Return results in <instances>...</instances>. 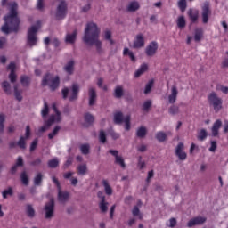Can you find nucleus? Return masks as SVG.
<instances>
[{"instance_id": "f257e3e1", "label": "nucleus", "mask_w": 228, "mask_h": 228, "mask_svg": "<svg viewBox=\"0 0 228 228\" xmlns=\"http://www.w3.org/2000/svg\"><path fill=\"white\" fill-rule=\"evenodd\" d=\"M101 28L96 23L89 22L86 26L83 40L88 45H95L97 53H102V42L99 40Z\"/></svg>"}, {"instance_id": "f03ea898", "label": "nucleus", "mask_w": 228, "mask_h": 228, "mask_svg": "<svg viewBox=\"0 0 228 228\" xmlns=\"http://www.w3.org/2000/svg\"><path fill=\"white\" fill-rule=\"evenodd\" d=\"M10 13L4 17L5 24L1 28L3 33L6 35L11 33V31H19V24H20V20L17 17V3L12 2L10 4Z\"/></svg>"}, {"instance_id": "7ed1b4c3", "label": "nucleus", "mask_w": 228, "mask_h": 228, "mask_svg": "<svg viewBox=\"0 0 228 228\" xmlns=\"http://www.w3.org/2000/svg\"><path fill=\"white\" fill-rule=\"evenodd\" d=\"M40 28H42V23L38 20L36 25H32L28 28L27 35V45H28V47H34V45H37L38 43L37 33H38V29H40Z\"/></svg>"}, {"instance_id": "20e7f679", "label": "nucleus", "mask_w": 228, "mask_h": 228, "mask_svg": "<svg viewBox=\"0 0 228 228\" xmlns=\"http://www.w3.org/2000/svg\"><path fill=\"white\" fill-rule=\"evenodd\" d=\"M52 110L54 111L55 115H52L50 118L45 121V126L38 129V133H45V131H47V129H49L53 124L61 122V112L58 110L56 103H53Z\"/></svg>"}, {"instance_id": "39448f33", "label": "nucleus", "mask_w": 228, "mask_h": 228, "mask_svg": "<svg viewBox=\"0 0 228 228\" xmlns=\"http://www.w3.org/2000/svg\"><path fill=\"white\" fill-rule=\"evenodd\" d=\"M43 86H49L52 92L60 87V77L52 74H46L42 80Z\"/></svg>"}, {"instance_id": "423d86ee", "label": "nucleus", "mask_w": 228, "mask_h": 228, "mask_svg": "<svg viewBox=\"0 0 228 228\" xmlns=\"http://www.w3.org/2000/svg\"><path fill=\"white\" fill-rule=\"evenodd\" d=\"M208 101L216 113H218V111L222 110V104H224V101L218 96V94H216V93H210L208 96Z\"/></svg>"}, {"instance_id": "0eeeda50", "label": "nucleus", "mask_w": 228, "mask_h": 228, "mask_svg": "<svg viewBox=\"0 0 228 228\" xmlns=\"http://www.w3.org/2000/svg\"><path fill=\"white\" fill-rule=\"evenodd\" d=\"M67 10H68L67 2H65V0H61L59 2V4L57 5V9L54 13V17L56 20H61L65 17H67Z\"/></svg>"}, {"instance_id": "6e6552de", "label": "nucleus", "mask_w": 228, "mask_h": 228, "mask_svg": "<svg viewBox=\"0 0 228 228\" xmlns=\"http://www.w3.org/2000/svg\"><path fill=\"white\" fill-rule=\"evenodd\" d=\"M114 122L115 124H122V122H125L126 131H129L131 129V116L129 115L124 118L122 112H116L114 114Z\"/></svg>"}, {"instance_id": "1a4fd4ad", "label": "nucleus", "mask_w": 228, "mask_h": 228, "mask_svg": "<svg viewBox=\"0 0 228 228\" xmlns=\"http://www.w3.org/2000/svg\"><path fill=\"white\" fill-rule=\"evenodd\" d=\"M53 183L57 186L58 188V200L61 204H65L67 200H69V194L67 191H61V186L60 185V182L54 177H52Z\"/></svg>"}, {"instance_id": "9d476101", "label": "nucleus", "mask_w": 228, "mask_h": 228, "mask_svg": "<svg viewBox=\"0 0 228 228\" xmlns=\"http://www.w3.org/2000/svg\"><path fill=\"white\" fill-rule=\"evenodd\" d=\"M53 216H54V200L52 199L45 205V218L51 220Z\"/></svg>"}, {"instance_id": "9b49d317", "label": "nucleus", "mask_w": 228, "mask_h": 228, "mask_svg": "<svg viewBox=\"0 0 228 228\" xmlns=\"http://www.w3.org/2000/svg\"><path fill=\"white\" fill-rule=\"evenodd\" d=\"M175 154L181 161H184L188 155L184 151V143L179 142L175 150Z\"/></svg>"}, {"instance_id": "f8f14e48", "label": "nucleus", "mask_w": 228, "mask_h": 228, "mask_svg": "<svg viewBox=\"0 0 228 228\" xmlns=\"http://www.w3.org/2000/svg\"><path fill=\"white\" fill-rule=\"evenodd\" d=\"M209 15H211V10H209V2H205L202 7V22L208 24L209 21Z\"/></svg>"}, {"instance_id": "ddd939ff", "label": "nucleus", "mask_w": 228, "mask_h": 228, "mask_svg": "<svg viewBox=\"0 0 228 228\" xmlns=\"http://www.w3.org/2000/svg\"><path fill=\"white\" fill-rule=\"evenodd\" d=\"M109 152L114 156L116 165H119L121 168H126V162H124V158H122V156H118V151L110 150Z\"/></svg>"}, {"instance_id": "4468645a", "label": "nucleus", "mask_w": 228, "mask_h": 228, "mask_svg": "<svg viewBox=\"0 0 228 228\" xmlns=\"http://www.w3.org/2000/svg\"><path fill=\"white\" fill-rule=\"evenodd\" d=\"M204 222H206V217L204 216L193 217L188 222L187 227L191 228L195 227V225H202Z\"/></svg>"}, {"instance_id": "2eb2a0df", "label": "nucleus", "mask_w": 228, "mask_h": 228, "mask_svg": "<svg viewBox=\"0 0 228 228\" xmlns=\"http://www.w3.org/2000/svg\"><path fill=\"white\" fill-rule=\"evenodd\" d=\"M157 51H158V42L156 41H152L151 43H150L145 49V53L147 56H154Z\"/></svg>"}, {"instance_id": "dca6fc26", "label": "nucleus", "mask_w": 228, "mask_h": 228, "mask_svg": "<svg viewBox=\"0 0 228 228\" xmlns=\"http://www.w3.org/2000/svg\"><path fill=\"white\" fill-rule=\"evenodd\" d=\"M145 45V37H143V35L138 34L135 37V39L134 41V49H140L142 47H144Z\"/></svg>"}, {"instance_id": "f3484780", "label": "nucleus", "mask_w": 228, "mask_h": 228, "mask_svg": "<svg viewBox=\"0 0 228 228\" xmlns=\"http://www.w3.org/2000/svg\"><path fill=\"white\" fill-rule=\"evenodd\" d=\"M7 69L8 70H11V73L9 75L11 83H15V81L17 80V75L15 74V69H17V66L13 62H11L8 65Z\"/></svg>"}, {"instance_id": "a211bd4d", "label": "nucleus", "mask_w": 228, "mask_h": 228, "mask_svg": "<svg viewBox=\"0 0 228 228\" xmlns=\"http://www.w3.org/2000/svg\"><path fill=\"white\" fill-rule=\"evenodd\" d=\"M97 101V92H95V88H89V106H94Z\"/></svg>"}, {"instance_id": "6ab92c4d", "label": "nucleus", "mask_w": 228, "mask_h": 228, "mask_svg": "<svg viewBox=\"0 0 228 228\" xmlns=\"http://www.w3.org/2000/svg\"><path fill=\"white\" fill-rule=\"evenodd\" d=\"M179 94V91H177V87L173 86L171 88V94L168 96L169 104H175V101H177V94Z\"/></svg>"}, {"instance_id": "aec40b11", "label": "nucleus", "mask_w": 228, "mask_h": 228, "mask_svg": "<svg viewBox=\"0 0 228 228\" xmlns=\"http://www.w3.org/2000/svg\"><path fill=\"white\" fill-rule=\"evenodd\" d=\"M79 94V85L73 84L71 87V94H69V101H76Z\"/></svg>"}, {"instance_id": "412c9836", "label": "nucleus", "mask_w": 228, "mask_h": 228, "mask_svg": "<svg viewBox=\"0 0 228 228\" xmlns=\"http://www.w3.org/2000/svg\"><path fill=\"white\" fill-rule=\"evenodd\" d=\"M137 10H140V3L136 1L130 2L126 6V12H130L131 13L137 12Z\"/></svg>"}, {"instance_id": "4be33fe9", "label": "nucleus", "mask_w": 228, "mask_h": 228, "mask_svg": "<svg viewBox=\"0 0 228 228\" xmlns=\"http://www.w3.org/2000/svg\"><path fill=\"white\" fill-rule=\"evenodd\" d=\"M74 61H69V62H67V64L63 68L65 73L69 74V76H72V74H74Z\"/></svg>"}, {"instance_id": "5701e85b", "label": "nucleus", "mask_w": 228, "mask_h": 228, "mask_svg": "<svg viewBox=\"0 0 228 228\" xmlns=\"http://www.w3.org/2000/svg\"><path fill=\"white\" fill-rule=\"evenodd\" d=\"M222 127V120L217 119L212 126V136H218V131Z\"/></svg>"}, {"instance_id": "b1692460", "label": "nucleus", "mask_w": 228, "mask_h": 228, "mask_svg": "<svg viewBox=\"0 0 228 228\" xmlns=\"http://www.w3.org/2000/svg\"><path fill=\"white\" fill-rule=\"evenodd\" d=\"M76 37H77V31L76 30L71 34H67L65 38L66 44H74L76 42Z\"/></svg>"}, {"instance_id": "393cba45", "label": "nucleus", "mask_w": 228, "mask_h": 228, "mask_svg": "<svg viewBox=\"0 0 228 228\" xmlns=\"http://www.w3.org/2000/svg\"><path fill=\"white\" fill-rule=\"evenodd\" d=\"M202 37H204V30L202 28H195L194 30V40L195 42H200L202 40Z\"/></svg>"}, {"instance_id": "a878e982", "label": "nucleus", "mask_w": 228, "mask_h": 228, "mask_svg": "<svg viewBox=\"0 0 228 228\" xmlns=\"http://www.w3.org/2000/svg\"><path fill=\"white\" fill-rule=\"evenodd\" d=\"M147 69H149V66L147 64L143 63L140 66V68L135 71L134 77H140L142 74L144 72H147Z\"/></svg>"}, {"instance_id": "bb28decb", "label": "nucleus", "mask_w": 228, "mask_h": 228, "mask_svg": "<svg viewBox=\"0 0 228 228\" xmlns=\"http://www.w3.org/2000/svg\"><path fill=\"white\" fill-rule=\"evenodd\" d=\"M188 15L191 22H197V20H199V11H193L190 9L188 12Z\"/></svg>"}, {"instance_id": "cd10ccee", "label": "nucleus", "mask_w": 228, "mask_h": 228, "mask_svg": "<svg viewBox=\"0 0 228 228\" xmlns=\"http://www.w3.org/2000/svg\"><path fill=\"white\" fill-rule=\"evenodd\" d=\"M136 136L138 138H145L147 136V127L141 126L136 130Z\"/></svg>"}, {"instance_id": "c85d7f7f", "label": "nucleus", "mask_w": 228, "mask_h": 228, "mask_svg": "<svg viewBox=\"0 0 228 228\" xmlns=\"http://www.w3.org/2000/svg\"><path fill=\"white\" fill-rule=\"evenodd\" d=\"M103 188L105 191L106 195H113V189L110 185L107 180L102 181Z\"/></svg>"}, {"instance_id": "c756f323", "label": "nucleus", "mask_w": 228, "mask_h": 228, "mask_svg": "<svg viewBox=\"0 0 228 228\" xmlns=\"http://www.w3.org/2000/svg\"><path fill=\"white\" fill-rule=\"evenodd\" d=\"M99 206L102 213H106L108 211V202H106V197L102 196V201L100 202Z\"/></svg>"}, {"instance_id": "7c9ffc66", "label": "nucleus", "mask_w": 228, "mask_h": 228, "mask_svg": "<svg viewBox=\"0 0 228 228\" xmlns=\"http://www.w3.org/2000/svg\"><path fill=\"white\" fill-rule=\"evenodd\" d=\"M2 88H3L4 92H5V94H7V95L12 94V86H10V83L8 81H4L2 83Z\"/></svg>"}, {"instance_id": "2f4dec72", "label": "nucleus", "mask_w": 228, "mask_h": 228, "mask_svg": "<svg viewBox=\"0 0 228 228\" xmlns=\"http://www.w3.org/2000/svg\"><path fill=\"white\" fill-rule=\"evenodd\" d=\"M155 138L158 142H163L167 140V134L163 131L157 132Z\"/></svg>"}, {"instance_id": "473e14b6", "label": "nucleus", "mask_w": 228, "mask_h": 228, "mask_svg": "<svg viewBox=\"0 0 228 228\" xmlns=\"http://www.w3.org/2000/svg\"><path fill=\"white\" fill-rule=\"evenodd\" d=\"M176 24L180 29L184 28L186 27V20L184 19V16H179Z\"/></svg>"}, {"instance_id": "72a5a7b5", "label": "nucleus", "mask_w": 228, "mask_h": 228, "mask_svg": "<svg viewBox=\"0 0 228 228\" xmlns=\"http://www.w3.org/2000/svg\"><path fill=\"white\" fill-rule=\"evenodd\" d=\"M103 37L105 40H108V42H110V44L111 45H113V44H115V42L113 41V39L111 38V31L110 30H105L103 32Z\"/></svg>"}, {"instance_id": "f704fd0d", "label": "nucleus", "mask_w": 228, "mask_h": 228, "mask_svg": "<svg viewBox=\"0 0 228 228\" xmlns=\"http://www.w3.org/2000/svg\"><path fill=\"white\" fill-rule=\"evenodd\" d=\"M86 170H88L86 164H81L77 167L79 175H85L86 174Z\"/></svg>"}, {"instance_id": "c9c22d12", "label": "nucleus", "mask_w": 228, "mask_h": 228, "mask_svg": "<svg viewBox=\"0 0 228 228\" xmlns=\"http://www.w3.org/2000/svg\"><path fill=\"white\" fill-rule=\"evenodd\" d=\"M114 95L117 99H120L124 95V89L122 86H117L114 92Z\"/></svg>"}, {"instance_id": "e433bc0d", "label": "nucleus", "mask_w": 228, "mask_h": 228, "mask_svg": "<svg viewBox=\"0 0 228 228\" xmlns=\"http://www.w3.org/2000/svg\"><path fill=\"white\" fill-rule=\"evenodd\" d=\"M44 175H42V173H38L35 177H34V184L35 186H40L42 184V179Z\"/></svg>"}, {"instance_id": "4c0bfd02", "label": "nucleus", "mask_w": 228, "mask_h": 228, "mask_svg": "<svg viewBox=\"0 0 228 228\" xmlns=\"http://www.w3.org/2000/svg\"><path fill=\"white\" fill-rule=\"evenodd\" d=\"M60 165V160H58V158H54L48 161V167L50 168H56Z\"/></svg>"}, {"instance_id": "58836bf2", "label": "nucleus", "mask_w": 228, "mask_h": 228, "mask_svg": "<svg viewBox=\"0 0 228 228\" xmlns=\"http://www.w3.org/2000/svg\"><path fill=\"white\" fill-rule=\"evenodd\" d=\"M14 95L17 101H22V91H19L18 86H14Z\"/></svg>"}, {"instance_id": "ea45409f", "label": "nucleus", "mask_w": 228, "mask_h": 228, "mask_svg": "<svg viewBox=\"0 0 228 228\" xmlns=\"http://www.w3.org/2000/svg\"><path fill=\"white\" fill-rule=\"evenodd\" d=\"M206 138H208V132L206 129H201L198 134V140L203 142V140H206Z\"/></svg>"}, {"instance_id": "a19ab883", "label": "nucleus", "mask_w": 228, "mask_h": 228, "mask_svg": "<svg viewBox=\"0 0 228 228\" xmlns=\"http://www.w3.org/2000/svg\"><path fill=\"white\" fill-rule=\"evenodd\" d=\"M26 213L29 218H33L35 216V208H33V206L27 205Z\"/></svg>"}, {"instance_id": "79ce46f5", "label": "nucleus", "mask_w": 228, "mask_h": 228, "mask_svg": "<svg viewBox=\"0 0 228 228\" xmlns=\"http://www.w3.org/2000/svg\"><path fill=\"white\" fill-rule=\"evenodd\" d=\"M84 118H85V122H86V124H87V126L94 124V118L92 114L86 113Z\"/></svg>"}, {"instance_id": "37998d69", "label": "nucleus", "mask_w": 228, "mask_h": 228, "mask_svg": "<svg viewBox=\"0 0 228 228\" xmlns=\"http://www.w3.org/2000/svg\"><path fill=\"white\" fill-rule=\"evenodd\" d=\"M8 195L12 197L13 195V189L9 187L2 192L3 199H8Z\"/></svg>"}, {"instance_id": "c03bdc74", "label": "nucleus", "mask_w": 228, "mask_h": 228, "mask_svg": "<svg viewBox=\"0 0 228 228\" xmlns=\"http://www.w3.org/2000/svg\"><path fill=\"white\" fill-rule=\"evenodd\" d=\"M41 115L43 118H45V117L49 115V105H47L46 102H44V108L41 110Z\"/></svg>"}, {"instance_id": "a18cd8bd", "label": "nucleus", "mask_w": 228, "mask_h": 228, "mask_svg": "<svg viewBox=\"0 0 228 228\" xmlns=\"http://www.w3.org/2000/svg\"><path fill=\"white\" fill-rule=\"evenodd\" d=\"M80 151L86 156V154H90V144L80 145Z\"/></svg>"}, {"instance_id": "49530a36", "label": "nucleus", "mask_w": 228, "mask_h": 228, "mask_svg": "<svg viewBox=\"0 0 228 228\" xmlns=\"http://www.w3.org/2000/svg\"><path fill=\"white\" fill-rule=\"evenodd\" d=\"M20 83L22 86H29V83H31V80L29 79V77L22 76L20 78Z\"/></svg>"}, {"instance_id": "de8ad7c7", "label": "nucleus", "mask_w": 228, "mask_h": 228, "mask_svg": "<svg viewBox=\"0 0 228 228\" xmlns=\"http://www.w3.org/2000/svg\"><path fill=\"white\" fill-rule=\"evenodd\" d=\"M20 179H21L22 184H24L25 186H28V184H29V178L28 177V175L26 174V172L21 173Z\"/></svg>"}, {"instance_id": "09e8293b", "label": "nucleus", "mask_w": 228, "mask_h": 228, "mask_svg": "<svg viewBox=\"0 0 228 228\" xmlns=\"http://www.w3.org/2000/svg\"><path fill=\"white\" fill-rule=\"evenodd\" d=\"M169 115H177L179 113V106L172 105L168 110Z\"/></svg>"}, {"instance_id": "8fccbe9b", "label": "nucleus", "mask_w": 228, "mask_h": 228, "mask_svg": "<svg viewBox=\"0 0 228 228\" xmlns=\"http://www.w3.org/2000/svg\"><path fill=\"white\" fill-rule=\"evenodd\" d=\"M28 139H26L24 136L20 137L19 142H17L18 147H20V149H26V141Z\"/></svg>"}, {"instance_id": "3c124183", "label": "nucleus", "mask_w": 228, "mask_h": 228, "mask_svg": "<svg viewBox=\"0 0 228 228\" xmlns=\"http://www.w3.org/2000/svg\"><path fill=\"white\" fill-rule=\"evenodd\" d=\"M152 86H154V80H150L145 86L144 94H150L151 90H152Z\"/></svg>"}, {"instance_id": "603ef678", "label": "nucleus", "mask_w": 228, "mask_h": 228, "mask_svg": "<svg viewBox=\"0 0 228 228\" xmlns=\"http://www.w3.org/2000/svg\"><path fill=\"white\" fill-rule=\"evenodd\" d=\"M60 129H61L60 126H55L54 129L53 130V132L48 134L49 140H53V138H54V136H56V134H58V133H60Z\"/></svg>"}, {"instance_id": "864d4df0", "label": "nucleus", "mask_w": 228, "mask_h": 228, "mask_svg": "<svg viewBox=\"0 0 228 228\" xmlns=\"http://www.w3.org/2000/svg\"><path fill=\"white\" fill-rule=\"evenodd\" d=\"M151 106H152V101L151 100L145 101L142 104L143 111H149V108H151Z\"/></svg>"}, {"instance_id": "5fc2aeb1", "label": "nucleus", "mask_w": 228, "mask_h": 228, "mask_svg": "<svg viewBox=\"0 0 228 228\" xmlns=\"http://www.w3.org/2000/svg\"><path fill=\"white\" fill-rule=\"evenodd\" d=\"M6 117L4 116V114H0V133H3L4 129V120H5Z\"/></svg>"}, {"instance_id": "6e6d98bb", "label": "nucleus", "mask_w": 228, "mask_h": 228, "mask_svg": "<svg viewBox=\"0 0 228 228\" xmlns=\"http://www.w3.org/2000/svg\"><path fill=\"white\" fill-rule=\"evenodd\" d=\"M178 7L180 8L181 12H184L186 10V0H179Z\"/></svg>"}, {"instance_id": "4d7b16f0", "label": "nucleus", "mask_w": 228, "mask_h": 228, "mask_svg": "<svg viewBox=\"0 0 228 228\" xmlns=\"http://www.w3.org/2000/svg\"><path fill=\"white\" fill-rule=\"evenodd\" d=\"M132 215L134 216H139V218L142 219V214H140V208H138L136 206L134 207L132 210Z\"/></svg>"}, {"instance_id": "13d9d810", "label": "nucleus", "mask_w": 228, "mask_h": 228, "mask_svg": "<svg viewBox=\"0 0 228 228\" xmlns=\"http://www.w3.org/2000/svg\"><path fill=\"white\" fill-rule=\"evenodd\" d=\"M99 140L101 143H106V134L102 130L100 131Z\"/></svg>"}, {"instance_id": "bf43d9fd", "label": "nucleus", "mask_w": 228, "mask_h": 228, "mask_svg": "<svg viewBox=\"0 0 228 228\" xmlns=\"http://www.w3.org/2000/svg\"><path fill=\"white\" fill-rule=\"evenodd\" d=\"M137 167L140 170H143L145 168V161L142 159V157L138 159Z\"/></svg>"}, {"instance_id": "052dcab7", "label": "nucleus", "mask_w": 228, "mask_h": 228, "mask_svg": "<svg viewBox=\"0 0 228 228\" xmlns=\"http://www.w3.org/2000/svg\"><path fill=\"white\" fill-rule=\"evenodd\" d=\"M175 225H177V220L174 217L170 218L168 227L174 228Z\"/></svg>"}, {"instance_id": "680f3d73", "label": "nucleus", "mask_w": 228, "mask_h": 228, "mask_svg": "<svg viewBox=\"0 0 228 228\" xmlns=\"http://www.w3.org/2000/svg\"><path fill=\"white\" fill-rule=\"evenodd\" d=\"M37 145H38V139H35L31 145H30V152H33V151H35V149H37Z\"/></svg>"}, {"instance_id": "e2e57ef3", "label": "nucleus", "mask_w": 228, "mask_h": 228, "mask_svg": "<svg viewBox=\"0 0 228 228\" xmlns=\"http://www.w3.org/2000/svg\"><path fill=\"white\" fill-rule=\"evenodd\" d=\"M29 136H31V127L29 126H27L25 132V139H29Z\"/></svg>"}, {"instance_id": "0e129e2a", "label": "nucleus", "mask_w": 228, "mask_h": 228, "mask_svg": "<svg viewBox=\"0 0 228 228\" xmlns=\"http://www.w3.org/2000/svg\"><path fill=\"white\" fill-rule=\"evenodd\" d=\"M154 177V170H151L148 172V176L146 178V183H151V180Z\"/></svg>"}, {"instance_id": "69168bd1", "label": "nucleus", "mask_w": 228, "mask_h": 228, "mask_svg": "<svg viewBox=\"0 0 228 228\" xmlns=\"http://www.w3.org/2000/svg\"><path fill=\"white\" fill-rule=\"evenodd\" d=\"M137 150L139 152H145V151H147V145L141 144L140 146L137 147Z\"/></svg>"}, {"instance_id": "338daca9", "label": "nucleus", "mask_w": 228, "mask_h": 228, "mask_svg": "<svg viewBox=\"0 0 228 228\" xmlns=\"http://www.w3.org/2000/svg\"><path fill=\"white\" fill-rule=\"evenodd\" d=\"M222 65L224 69L228 67V51L226 52V57L223 61Z\"/></svg>"}, {"instance_id": "774afa93", "label": "nucleus", "mask_w": 228, "mask_h": 228, "mask_svg": "<svg viewBox=\"0 0 228 228\" xmlns=\"http://www.w3.org/2000/svg\"><path fill=\"white\" fill-rule=\"evenodd\" d=\"M62 97L63 99H67L69 97V88H64L62 89Z\"/></svg>"}]
</instances>
